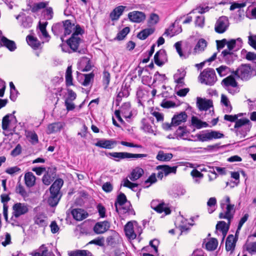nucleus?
<instances>
[{"instance_id":"nucleus-23","label":"nucleus","mask_w":256,"mask_h":256,"mask_svg":"<svg viewBox=\"0 0 256 256\" xmlns=\"http://www.w3.org/2000/svg\"><path fill=\"white\" fill-rule=\"evenodd\" d=\"M71 213L74 218L78 221L82 220L86 218L88 216V213L81 208L74 209L72 210Z\"/></svg>"},{"instance_id":"nucleus-33","label":"nucleus","mask_w":256,"mask_h":256,"mask_svg":"<svg viewBox=\"0 0 256 256\" xmlns=\"http://www.w3.org/2000/svg\"><path fill=\"white\" fill-rule=\"evenodd\" d=\"M144 174V170L140 168L137 167L134 169L128 176L130 180L135 181L140 178Z\"/></svg>"},{"instance_id":"nucleus-56","label":"nucleus","mask_w":256,"mask_h":256,"mask_svg":"<svg viewBox=\"0 0 256 256\" xmlns=\"http://www.w3.org/2000/svg\"><path fill=\"white\" fill-rule=\"evenodd\" d=\"M84 80L82 82V84L84 86H88L92 80H93L94 76V74L92 72L88 74H84Z\"/></svg>"},{"instance_id":"nucleus-46","label":"nucleus","mask_w":256,"mask_h":256,"mask_svg":"<svg viewBox=\"0 0 256 256\" xmlns=\"http://www.w3.org/2000/svg\"><path fill=\"white\" fill-rule=\"evenodd\" d=\"M130 94V92L128 88L122 86L120 91L118 92L116 101L118 102H120L122 98L123 97H128Z\"/></svg>"},{"instance_id":"nucleus-61","label":"nucleus","mask_w":256,"mask_h":256,"mask_svg":"<svg viewBox=\"0 0 256 256\" xmlns=\"http://www.w3.org/2000/svg\"><path fill=\"white\" fill-rule=\"evenodd\" d=\"M148 92L144 89L138 90L136 92V95H137L138 98L142 100H148L147 97H148Z\"/></svg>"},{"instance_id":"nucleus-11","label":"nucleus","mask_w":256,"mask_h":256,"mask_svg":"<svg viewBox=\"0 0 256 256\" xmlns=\"http://www.w3.org/2000/svg\"><path fill=\"white\" fill-rule=\"evenodd\" d=\"M234 205L226 204V210L219 214V218L227 220L230 224L232 220L234 218Z\"/></svg>"},{"instance_id":"nucleus-29","label":"nucleus","mask_w":256,"mask_h":256,"mask_svg":"<svg viewBox=\"0 0 256 256\" xmlns=\"http://www.w3.org/2000/svg\"><path fill=\"white\" fill-rule=\"evenodd\" d=\"M0 45L6 46L11 52L14 51L16 48L14 42L8 39L5 36L1 38Z\"/></svg>"},{"instance_id":"nucleus-54","label":"nucleus","mask_w":256,"mask_h":256,"mask_svg":"<svg viewBox=\"0 0 256 256\" xmlns=\"http://www.w3.org/2000/svg\"><path fill=\"white\" fill-rule=\"evenodd\" d=\"M80 66H82V71L88 72L91 70L92 65L90 60L87 58L82 60L80 62Z\"/></svg>"},{"instance_id":"nucleus-45","label":"nucleus","mask_w":256,"mask_h":256,"mask_svg":"<svg viewBox=\"0 0 256 256\" xmlns=\"http://www.w3.org/2000/svg\"><path fill=\"white\" fill-rule=\"evenodd\" d=\"M244 249L250 254L256 253V242L246 243L244 246Z\"/></svg>"},{"instance_id":"nucleus-51","label":"nucleus","mask_w":256,"mask_h":256,"mask_svg":"<svg viewBox=\"0 0 256 256\" xmlns=\"http://www.w3.org/2000/svg\"><path fill=\"white\" fill-rule=\"evenodd\" d=\"M159 244V241L154 239L150 242V246H147L142 249L143 251H148L150 248H153L154 252L157 253L158 246Z\"/></svg>"},{"instance_id":"nucleus-20","label":"nucleus","mask_w":256,"mask_h":256,"mask_svg":"<svg viewBox=\"0 0 256 256\" xmlns=\"http://www.w3.org/2000/svg\"><path fill=\"white\" fill-rule=\"evenodd\" d=\"M134 226L132 222H128L124 226V232L126 237L130 240H134L136 234L134 231Z\"/></svg>"},{"instance_id":"nucleus-55","label":"nucleus","mask_w":256,"mask_h":256,"mask_svg":"<svg viewBox=\"0 0 256 256\" xmlns=\"http://www.w3.org/2000/svg\"><path fill=\"white\" fill-rule=\"evenodd\" d=\"M48 24V22H45L43 23H42L40 22L38 24L42 36L45 38H50L46 30V27Z\"/></svg>"},{"instance_id":"nucleus-9","label":"nucleus","mask_w":256,"mask_h":256,"mask_svg":"<svg viewBox=\"0 0 256 256\" xmlns=\"http://www.w3.org/2000/svg\"><path fill=\"white\" fill-rule=\"evenodd\" d=\"M151 208L158 213L164 212L166 214H168L171 210L163 202L158 200H153L150 203Z\"/></svg>"},{"instance_id":"nucleus-60","label":"nucleus","mask_w":256,"mask_h":256,"mask_svg":"<svg viewBox=\"0 0 256 256\" xmlns=\"http://www.w3.org/2000/svg\"><path fill=\"white\" fill-rule=\"evenodd\" d=\"M12 115L10 114H8L6 116H5L2 120V128L4 130H6L8 129L10 120V117L12 116Z\"/></svg>"},{"instance_id":"nucleus-8","label":"nucleus","mask_w":256,"mask_h":256,"mask_svg":"<svg viewBox=\"0 0 256 256\" xmlns=\"http://www.w3.org/2000/svg\"><path fill=\"white\" fill-rule=\"evenodd\" d=\"M12 210V216L18 218L28 212V205L25 203L17 202L13 206Z\"/></svg>"},{"instance_id":"nucleus-30","label":"nucleus","mask_w":256,"mask_h":256,"mask_svg":"<svg viewBox=\"0 0 256 256\" xmlns=\"http://www.w3.org/2000/svg\"><path fill=\"white\" fill-rule=\"evenodd\" d=\"M63 128V124L60 122H54L48 125L46 132L48 134L60 132Z\"/></svg>"},{"instance_id":"nucleus-13","label":"nucleus","mask_w":256,"mask_h":256,"mask_svg":"<svg viewBox=\"0 0 256 256\" xmlns=\"http://www.w3.org/2000/svg\"><path fill=\"white\" fill-rule=\"evenodd\" d=\"M168 60L166 52L164 49L158 51L154 56V62L158 66H163Z\"/></svg>"},{"instance_id":"nucleus-63","label":"nucleus","mask_w":256,"mask_h":256,"mask_svg":"<svg viewBox=\"0 0 256 256\" xmlns=\"http://www.w3.org/2000/svg\"><path fill=\"white\" fill-rule=\"evenodd\" d=\"M130 29L128 27H125L117 34L116 39L118 40H123L126 36L129 33Z\"/></svg>"},{"instance_id":"nucleus-22","label":"nucleus","mask_w":256,"mask_h":256,"mask_svg":"<svg viewBox=\"0 0 256 256\" xmlns=\"http://www.w3.org/2000/svg\"><path fill=\"white\" fill-rule=\"evenodd\" d=\"M230 225V224H229L228 222V224L224 221L218 222L216 226V232H218V230L221 232L222 235V239H224L228 233Z\"/></svg>"},{"instance_id":"nucleus-53","label":"nucleus","mask_w":256,"mask_h":256,"mask_svg":"<svg viewBox=\"0 0 256 256\" xmlns=\"http://www.w3.org/2000/svg\"><path fill=\"white\" fill-rule=\"evenodd\" d=\"M126 200H126V196H125V194H124L121 193L116 198V200L114 204V206L116 208V210L117 212L118 211V208H117L118 204L120 206H122L125 204V202H126Z\"/></svg>"},{"instance_id":"nucleus-17","label":"nucleus","mask_w":256,"mask_h":256,"mask_svg":"<svg viewBox=\"0 0 256 256\" xmlns=\"http://www.w3.org/2000/svg\"><path fill=\"white\" fill-rule=\"evenodd\" d=\"M196 105L200 110H206L212 107V102L210 100L197 98Z\"/></svg>"},{"instance_id":"nucleus-16","label":"nucleus","mask_w":256,"mask_h":256,"mask_svg":"<svg viewBox=\"0 0 256 256\" xmlns=\"http://www.w3.org/2000/svg\"><path fill=\"white\" fill-rule=\"evenodd\" d=\"M220 56L222 60L228 64H232L237 57V56L233 52H230L227 50H223Z\"/></svg>"},{"instance_id":"nucleus-24","label":"nucleus","mask_w":256,"mask_h":256,"mask_svg":"<svg viewBox=\"0 0 256 256\" xmlns=\"http://www.w3.org/2000/svg\"><path fill=\"white\" fill-rule=\"evenodd\" d=\"M64 181L61 178L56 179L50 188V194L58 195L60 190L63 186Z\"/></svg>"},{"instance_id":"nucleus-31","label":"nucleus","mask_w":256,"mask_h":256,"mask_svg":"<svg viewBox=\"0 0 256 256\" xmlns=\"http://www.w3.org/2000/svg\"><path fill=\"white\" fill-rule=\"evenodd\" d=\"M34 220V224L40 226L44 227L47 226L46 217L43 214H38Z\"/></svg>"},{"instance_id":"nucleus-10","label":"nucleus","mask_w":256,"mask_h":256,"mask_svg":"<svg viewBox=\"0 0 256 256\" xmlns=\"http://www.w3.org/2000/svg\"><path fill=\"white\" fill-rule=\"evenodd\" d=\"M182 18V16H181L179 18H177L174 24H172L166 30L164 34L172 37L182 32V26L179 25L176 26V23H178V21H180Z\"/></svg>"},{"instance_id":"nucleus-3","label":"nucleus","mask_w":256,"mask_h":256,"mask_svg":"<svg viewBox=\"0 0 256 256\" xmlns=\"http://www.w3.org/2000/svg\"><path fill=\"white\" fill-rule=\"evenodd\" d=\"M198 78L202 84L208 86L214 85L217 80L215 71L212 68L204 69L200 74Z\"/></svg>"},{"instance_id":"nucleus-14","label":"nucleus","mask_w":256,"mask_h":256,"mask_svg":"<svg viewBox=\"0 0 256 256\" xmlns=\"http://www.w3.org/2000/svg\"><path fill=\"white\" fill-rule=\"evenodd\" d=\"M110 227V223L105 220L104 222H98L94 225L93 230L95 233L102 234L106 232Z\"/></svg>"},{"instance_id":"nucleus-49","label":"nucleus","mask_w":256,"mask_h":256,"mask_svg":"<svg viewBox=\"0 0 256 256\" xmlns=\"http://www.w3.org/2000/svg\"><path fill=\"white\" fill-rule=\"evenodd\" d=\"M16 192L20 194L24 199H26L29 196L28 193L26 192L24 186L18 182L16 188Z\"/></svg>"},{"instance_id":"nucleus-5","label":"nucleus","mask_w":256,"mask_h":256,"mask_svg":"<svg viewBox=\"0 0 256 256\" xmlns=\"http://www.w3.org/2000/svg\"><path fill=\"white\" fill-rule=\"evenodd\" d=\"M108 155L114 158V160L116 162H120L124 159L144 158L148 156L147 154H132L127 152H109Z\"/></svg>"},{"instance_id":"nucleus-7","label":"nucleus","mask_w":256,"mask_h":256,"mask_svg":"<svg viewBox=\"0 0 256 256\" xmlns=\"http://www.w3.org/2000/svg\"><path fill=\"white\" fill-rule=\"evenodd\" d=\"M177 166H170L168 165H160L156 167V170H158L157 177L162 180L164 176H167L170 174H176Z\"/></svg>"},{"instance_id":"nucleus-28","label":"nucleus","mask_w":256,"mask_h":256,"mask_svg":"<svg viewBox=\"0 0 256 256\" xmlns=\"http://www.w3.org/2000/svg\"><path fill=\"white\" fill-rule=\"evenodd\" d=\"M187 117L188 116L186 112H182L172 118V124H174V126H178L181 124L182 122H186Z\"/></svg>"},{"instance_id":"nucleus-47","label":"nucleus","mask_w":256,"mask_h":256,"mask_svg":"<svg viewBox=\"0 0 256 256\" xmlns=\"http://www.w3.org/2000/svg\"><path fill=\"white\" fill-rule=\"evenodd\" d=\"M48 4V2H42L34 4L32 7V12H36L41 9L46 8Z\"/></svg>"},{"instance_id":"nucleus-25","label":"nucleus","mask_w":256,"mask_h":256,"mask_svg":"<svg viewBox=\"0 0 256 256\" xmlns=\"http://www.w3.org/2000/svg\"><path fill=\"white\" fill-rule=\"evenodd\" d=\"M125 6H120L114 8L110 14V17L112 20H118L120 16L122 15Z\"/></svg>"},{"instance_id":"nucleus-48","label":"nucleus","mask_w":256,"mask_h":256,"mask_svg":"<svg viewBox=\"0 0 256 256\" xmlns=\"http://www.w3.org/2000/svg\"><path fill=\"white\" fill-rule=\"evenodd\" d=\"M221 102L226 106V108L224 110L226 112H231L232 110V106L228 98L226 95L222 94Z\"/></svg>"},{"instance_id":"nucleus-21","label":"nucleus","mask_w":256,"mask_h":256,"mask_svg":"<svg viewBox=\"0 0 256 256\" xmlns=\"http://www.w3.org/2000/svg\"><path fill=\"white\" fill-rule=\"evenodd\" d=\"M82 40L81 38L71 36L67 40V44L73 52H77L78 48Z\"/></svg>"},{"instance_id":"nucleus-57","label":"nucleus","mask_w":256,"mask_h":256,"mask_svg":"<svg viewBox=\"0 0 256 256\" xmlns=\"http://www.w3.org/2000/svg\"><path fill=\"white\" fill-rule=\"evenodd\" d=\"M160 20V18L158 14L155 13H152L148 20V24L149 25H155L157 24Z\"/></svg>"},{"instance_id":"nucleus-2","label":"nucleus","mask_w":256,"mask_h":256,"mask_svg":"<svg viewBox=\"0 0 256 256\" xmlns=\"http://www.w3.org/2000/svg\"><path fill=\"white\" fill-rule=\"evenodd\" d=\"M252 124L250 120L246 118L237 119L235 122L234 128L237 136L241 138L246 136L247 132L250 131Z\"/></svg>"},{"instance_id":"nucleus-35","label":"nucleus","mask_w":256,"mask_h":256,"mask_svg":"<svg viewBox=\"0 0 256 256\" xmlns=\"http://www.w3.org/2000/svg\"><path fill=\"white\" fill-rule=\"evenodd\" d=\"M173 155L170 153H164L163 151L158 152L156 158L158 160L168 162L172 158Z\"/></svg>"},{"instance_id":"nucleus-26","label":"nucleus","mask_w":256,"mask_h":256,"mask_svg":"<svg viewBox=\"0 0 256 256\" xmlns=\"http://www.w3.org/2000/svg\"><path fill=\"white\" fill-rule=\"evenodd\" d=\"M120 112L124 118L130 119L132 116L130 102L124 103L120 108Z\"/></svg>"},{"instance_id":"nucleus-18","label":"nucleus","mask_w":256,"mask_h":256,"mask_svg":"<svg viewBox=\"0 0 256 256\" xmlns=\"http://www.w3.org/2000/svg\"><path fill=\"white\" fill-rule=\"evenodd\" d=\"M116 144V142L112 140L102 139L98 140L95 146L101 148L112 149Z\"/></svg>"},{"instance_id":"nucleus-41","label":"nucleus","mask_w":256,"mask_h":256,"mask_svg":"<svg viewBox=\"0 0 256 256\" xmlns=\"http://www.w3.org/2000/svg\"><path fill=\"white\" fill-rule=\"evenodd\" d=\"M68 256H92V254L86 250H76L68 252Z\"/></svg>"},{"instance_id":"nucleus-43","label":"nucleus","mask_w":256,"mask_h":256,"mask_svg":"<svg viewBox=\"0 0 256 256\" xmlns=\"http://www.w3.org/2000/svg\"><path fill=\"white\" fill-rule=\"evenodd\" d=\"M119 238L118 234L114 232L111 236H108L106 238V244L110 246H114L117 242Z\"/></svg>"},{"instance_id":"nucleus-58","label":"nucleus","mask_w":256,"mask_h":256,"mask_svg":"<svg viewBox=\"0 0 256 256\" xmlns=\"http://www.w3.org/2000/svg\"><path fill=\"white\" fill-rule=\"evenodd\" d=\"M26 137L30 139V142L32 144H36L38 142V136L37 134L32 131H28L26 132Z\"/></svg>"},{"instance_id":"nucleus-4","label":"nucleus","mask_w":256,"mask_h":256,"mask_svg":"<svg viewBox=\"0 0 256 256\" xmlns=\"http://www.w3.org/2000/svg\"><path fill=\"white\" fill-rule=\"evenodd\" d=\"M222 86L232 94H234L240 92L238 82L233 76H230L222 81Z\"/></svg>"},{"instance_id":"nucleus-6","label":"nucleus","mask_w":256,"mask_h":256,"mask_svg":"<svg viewBox=\"0 0 256 256\" xmlns=\"http://www.w3.org/2000/svg\"><path fill=\"white\" fill-rule=\"evenodd\" d=\"M230 26L229 20L226 16H220L214 24V30L219 34L225 32Z\"/></svg>"},{"instance_id":"nucleus-38","label":"nucleus","mask_w":256,"mask_h":256,"mask_svg":"<svg viewBox=\"0 0 256 256\" xmlns=\"http://www.w3.org/2000/svg\"><path fill=\"white\" fill-rule=\"evenodd\" d=\"M26 41L28 44L33 48L37 49L40 46V42L36 38L28 35L26 36Z\"/></svg>"},{"instance_id":"nucleus-15","label":"nucleus","mask_w":256,"mask_h":256,"mask_svg":"<svg viewBox=\"0 0 256 256\" xmlns=\"http://www.w3.org/2000/svg\"><path fill=\"white\" fill-rule=\"evenodd\" d=\"M186 76V72L184 70L180 71L178 70V72L174 74V82L176 84L175 90L178 88L183 87L185 85L184 82V78Z\"/></svg>"},{"instance_id":"nucleus-44","label":"nucleus","mask_w":256,"mask_h":256,"mask_svg":"<svg viewBox=\"0 0 256 256\" xmlns=\"http://www.w3.org/2000/svg\"><path fill=\"white\" fill-rule=\"evenodd\" d=\"M216 199L214 197L210 198L207 202V206H208V212L209 214L212 213L216 210Z\"/></svg>"},{"instance_id":"nucleus-27","label":"nucleus","mask_w":256,"mask_h":256,"mask_svg":"<svg viewBox=\"0 0 256 256\" xmlns=\"http://www.w3.org/2000/svg\"><path fill=\"white\" fill-rule=\"evenodd\" d=\"M237 239L232 234L229 235L226 238V249L228 252H232L236 246Z\"/></svg>"},{"instance_id":"nucleus-50","label":"nucleus","mask_w":256,"mask_h":256,"mask_svg":"<svg viewBox=\"0 0 256 256\" xmlns=\"http://www.w3.org/2000/svg\"><path fill=\"white\" fill-rule=\"evenodd\" d=\"M48 250L44 244L42 245L38 251H34L30 254L32 256H46Z\"/></svg>"},{"instance_id":"nucleus-19","label":"nucleus","mask_w":256,"mask_h":256,"mask_svg":"<svg viewBox=\"0 0 256 256\" xmlns=\"http://www.w3.org/2000/svg\"><path fill=\"white\" fill-rule=\"evenodd\" d=\"M242 40L240 38H238L236 40L232 39L228 41L227 40V50L230 52H234L239 49L241 46Z\"/></svg>"},{"instance_id":"nucleus-64","label":"nucleus","mask_w":256,"mask_h":256,"mask_svg":"<svg viewBox=\"0 0 256 256\" xmlns=\"http://www.w3.org/2000/svg\"><path fill=\"white\" fill-rule=\"evenodd\" d=\"M198 138L202 142L210 140V131H206L198 134Z\"/></svg>"},{"instance_id":"nucleus-32","label":"nucleus","mask_w":256,"mask_h":256,"mask_svg":"<svg viewBox=\"0 0 256 256\" xmlns=\"http://www.w3.org/2000/svg\"><path fill=\"white\" fill-rule=\"evenodd\" d=\"M24 181L26 185L30 188L34 186L36 182V176L32 172H28L24 175Z\"/></svg>"},{"instance_id":"nucleus-12","label":"nucleus","mask_w":256,"mask_h":256,"mask_svg":"<svg viewBox=\"0 0 256 256\" xmlns=\"http://www.w3.org/2000/svg\"><path fill=\"white\" fill-rule=\"evenodd\" d=\"M128 16L130 22L135 23H140L146 18V15L144 12L137 10L129 12Z\"/></svg>"},{"instance_id":"nucleus-36","label":"nucleus","mask_w":256,"mask_h":256,"mask_svg":"<svg viewBox=\"0 0 256 256\" xmlns=\"http://www.w3.org/2000/svg\"><path fill=\"white\" fill-rule=\"evenodd\" d=\"M192 124L198 129H200L202 128H206L208 126V124L206 122H202L197 117L194 116L192 118Z\"/></svg>"},{"instance_id":"nucleus-42","label":"nucleus","mask_w":256,"mask_h":256,"mask_svg":"<svg viewBox=\"0 0 256 256\" xmlns=\"http://www.w3.org/2000/svg\"><path fill=\"white\" fill-rule=\"evenodd\" d=\"M218 241L216 238H211L206 244V250L212 251L216 249L218 246Z\"/></svg>"},{"instance_id":"nucleus-59","label":"nucleus","mask_w":256,"mask_h":256,"mask_svg":"<svg viewBox=\"0 0 256 256\" xmlns=\"http://www.w3.org/2000/svg\"><path fill=\"white\" fill-rule=\"evenodd\" d=\"M216 70L220 76H225L230 72V68L226 66H221L216 68Z\"/></svg>"},{"instance_id":"nucleus-37","label":"nucleus","mask_w":256,"mask_h":256,"mask_svg":"<svg viewBox=\"0 0 256 256\" xmlns=\"http://www.w3.org/2000/svg\"><path fill=\"white\" fill-rule=\"evenodd\" d=\"M64 22V34L65 36L69 35L74 29V24H72L70 20H66Z\"/></svg>"},{"instance_id":"nucleus-39","label":"nucleus","mask_w":256,"mask_h":256,"mask_svg":"<svg viewBox=\"0 0 256 256\" xmlns=\"http://www.w3.org/2000/svg\"><path fill=\"white\" fill-rule=\"evenodd\" d=\"M154 29L148 28L140 31L137 36V37L142 40L146 39L149 36L153 34Z\"/></svg>"},{"instance_id":"nucleus-34","label":"nucleus","mask_w":256,"mask_h":256,"mask_svg":"<svg viewBox=\"0 0 256 256\" xmlns=\"http://www.w3.org/2000/svg\"><path fill=\"white\" fill-rule=\"evenodd\" d=\"M207 46V42L204 38H200L198 42L194 48V52L199 53L203 52Z\"/></svg>"},{"instance_id":"nucleus-1","label":"nucleus","mask_w":256,"mask_h":256,"mask_svg":"<svg viewBox=\"0 0 256 256\" xmlns=\"http://www.w3.org/2000/svg\"><path fill=\"white\" fill-rule=\"evenodd\" d=\"M232 73L238 78L242 80L246 81L256 75V71L249 64H244L240 65L236 70Z\"/></svg>"},{"instance_id":"nucleus-40","label":"nucleus","mask_w":256,"mask_h":256,"mask_svg":"<svg viewBox=\"0 0 256 256\" xmlns=\"http://www.w3.org/2000/svg\"><path fill=\"white\" fill-rule=\"evenodd\" d=\"M72 76V67L68 66L66 69V86H70L73 85Z\"/></svg>"},{"instance_id":"nucleus-62","label":"nucleus","mask_w":256,"mask_h":256,"mask_svg":"<svg viewBox=\"0 0 256 256\" xmlns=\"http://www.w3.org/2000/svg\"><path fill=\"white\" fill-rule=\"evenodd\" d=\"M43 14L44 18L47 20H51L54 15L53 10L52 7H46L43 11Z\"/></svg>"},{"instance_id":"nucleus-52","label":"nucleus","mask_w":256,"mask_h":256,"mask_svg":"<svg viewBox=\"0 0 256 256\" xmlns=\"http://www.w3.org/2000/svg\"><path fill=\"white\" fill-rule=\"evenodd\" d=\"M60 198L58 197V195L50 194V196L48 198V202L51 206H56Z\"/></svg>"}]
</instances>
